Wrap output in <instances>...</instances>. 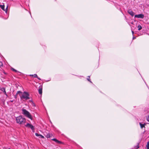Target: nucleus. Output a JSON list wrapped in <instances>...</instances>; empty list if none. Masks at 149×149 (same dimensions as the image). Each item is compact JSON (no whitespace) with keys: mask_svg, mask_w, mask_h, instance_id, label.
<instances>
[{"mask_svg":"<svg viewBox=\"0 0 149 149\" xmlns=\"http://www.w3.org/2000/svg\"><path fill=\"white\" fill-rule=\"evenodd\" d=\"M22 113L27 118L30 119L31 120H33V118L31 113L26 109H22Z\"/></svg>","mask_w":149,"mask_h":149,"instance_id":"obj_2","label":"nucleus"},{"mask_svg":"<svg viewBox=\"0 0 149 149\" xmlns=\"http://www.w3.org/2000/svg\"><path fill=\"white\" fill-rule=\"evenodd\" d=\"M11 70L17 73L20 74V72L17 71V70H16L14 68H11Z\"/></svg>","mask_w":149,"mask_h":149,"instance_id":"obj_10","label":"nucleus"},{"mask_svg":"<svg viewBox=\"0 0 149 149\" xmlns=\"http://www.w3.org/2000/svg\"><path fill=\"white\" fill-rule=\"evenodd\" d=\"M22 93V92H21L20 91H18L17 92V93H16V95H17L18 94L21 93Z\"/></svg>","mask_w":149,"mask_h":149,"instance_id":"obj_20","label":"nucleus"},{"mask_svg":"<svg viewBox=\"0 0 149 149\" xmlns=\"http://www.w3.org/2000/svg\"><path fill=\"white\" fill-rule=\"evenodd\" d=\"M29 96L30 95L28 92L24 91L23 93V94L20 97L21 99H24L26 100H28L30 99Z\"/></svg>","mask_w":149,"mask_h":149,"instance_id":"obj_3","label":"nucleus"},{"mask_svg":"<svg viewBox=\"0 0 149 149\" xmlns=\"http://www.w3.org/2000/svg\"><path fill=\"white\" fill-rule=\"evenodd\" d=\"M8 6L7 7H6V9H5V10H4V11H5L6 12H6H7V9H8Z\"/></svg>","mask_w":149,"mask_h":149,"instance_id":"obj_22","label":"nucleus"},{"mask_svg":"<svg viewBox=\"0 0 149 149\" xmlns=\"http://www.w3.org/2000/svg\"><path fill=\"white\" fill-rule=\"evenodd\" d=\"M87 79L88 81H90V82L92 83V82L90 81V76H88V77L87 78Z\"/></svg>","mask_w":149,"mask_h":149,"instance_id":"obj_18","label":"nucleus"},{"mask_svg":"<svg viewBox=\"0 0 149 149\" xmlns=\"http://www.w3.org/2000/svg\"><path fill=\"white\" fill-rule=\"evenodd\" d=\"M52 140L53 141H55V142H56V143L58 144H63V145L64 144V143L63 142L61 141H58L56 139L54 138V139H52Z\"/></svg>","mask_w":149,"mask_h":149,"instance_id":"obj_4","label":"nucleus"},{"mask_svg":"<svg viewBox=\"0 0 149 149\" xmlns=\"http://www.w3.org/2000/svg\"><path fill=\"white\" fill-rule=\"evenodd\" d=\"M16 120L17 123L22 125L24 124L26 122L25 118L22 116H20L16 117Z\"/></svg>","mask_w":149,"mask_h":149,"instance_id":"obj_1","label":"nucleus"},{"mask_svg":"<svg viewBox=\"0 0 149 149\" xmlns=\"http://www.w3.org/2000/svg\"><path fill=\"white\" fill-rule=\"evenodd\" d=\"M30 76H32V77H33V74H31V75H30Z\"/></svg>","mask_w":149,"mask_h":149,"instance_id":"obj_30","label":"nucleus"},{"mask_svg":"<svg viewBox=\"0 0 149 149\" xmlns=\"http://www.w3.org/2000/svg\"><path fill=\"white\" fill-rule=\"evenodd\" d=\"M38 77V76L36 74H33V77L35 78H37Z\"/></svg>","mask_w":149,"mask_h":149,"instance_id":"obj_19","label":"nucleus"},{"mask_svg":"<svg viewBox=\"0 0 149 149\" xmlns=\"http://www.w3.org/2000/svg\"><path fill=\"white\" fill-rule=\"evenodd\" d=\"M10 102H13V100H11Z\"/></svg>","mask_w":149,"mask_h":149,"instance_id":"obj_28","label":"nucleus"},{"mask_svg":"<svg viewBox=\"0 0 149 149\" xmlns=\"http://www.w3.org/2000/svg\"><path fill=\"white\" fill-rule=\"evenodd\" d=\"M38 92L40 94L42 95V87H41L38 89Z\"/></svg>","mask_w":149,"mask_h":149,"instance_id":"obj_12","label":"nucleus"},{"mask_svg":"<svg viewBox=\"0 0 149 149\" xmlns=\"http://www.w3.org/2000/svg\"><path fill=\"white\" fill-rule=\"evenodd\" d=\"M147 121L149 122V115L148 116V117L147 118Z\"/></svg>","mask_w":149,"mask_h":149,"instance_id":"obj_21","label":"nucleus"},{"mask_svg":"<svg viewBox=\"0 0 149 149\" xmlns=\"http://www.w3.org/2000/svg\"><path fill=\"white\" fill-rule=\"evenodd\" d=\"M132 35L133 36L134 34V31H132Z\"/></svg>","mask_w":149,"mask_h":149,"instance_id":"obj_24","label":"nucleus"},{"mask_svg":"<svg viewBox=\"0 0 149 149\" xmlns=\"http://www.w3.org/2000/svg\"><path fill=\"white\" fill-rule=\"evenodd\" d=\"M52 136V134H51L50 133H48V134H47L45 136L47 138H49Z\"/></svg>","mask_w":149,"mask_h":149,"instance_id":"obj_11","label":"nucleus"},{"mask_svg":"<svg viewBox=\"0 0 149 149\" xmlns=\"http://www.w3.org/2000/svg\"><path fill=\"white\" fill-rule=\"evenodd\" d=\"M136 38V37H134V36H133V40L135 39Z\"/></svg>","mask_w":149,"mask_h":149,"instance_id":"obj_25","label":"nucleus"},{"mask_svg":"<svg viewBox=\"0 0 149 149\" xmlns=\"http://www.w3.org/2000/svg\"><path fill=\"white\" fill-rule=\"evenodd\" d=\"M147 149H149V141L147 142V144L146 145Z\"/></svg>","mask_w":149,"mask_h":149,"instance_id":"obj_16","label":"nucleus"},{"mask_svg":"<svg viewBox=\"0 0 149 149\" xmlns=\"http://www.w3.org/2000/svg\"><path fill=\"white\" fill-rule=\"evenodd\" d=\"M25 126L27 127L30 128L32 130H35L34 126L31 124L29 123H27L25 125Z\"/></svg>","mask_w":149,"mask_h":149,"instance_id":"obj_5","label":"nucleus"},{"mask_svg":"<svg viewBox=\"0 0 149 149\" xmlns=\"http://www.w3.org/2000/svg\"><path fill=\"white\" fill-rule=\"evenodd\" d=\"M35 135L37 136H40V137L41 138H44V137L41 134H38V133H35Z\"/></svg>","mask_w":149,"mask_h":149,"instance_id":"obj_9","label":"nucleus"},{"mask_svg":"<svg viewBox=\"0 0 149 149\" xmlns=\"http://www.w3.org/2000/svg\"><path fill=\"white\" fill-rule=\"evenodd\" d=\"M128 13L130 15L132 16L133 17L134 16V13L131 10H129L128 11Z\"/></svg>","mask_w":149,"mask_h":149,"instance_id":"obj_7","label":"nucleus"},{"mask_svg":"<svg viewBox=\"0 0 149 149\" xmlns=\"http://www.w3.org/2000/svg\"><path fill=\"white\" fill-rule=\"evenodd\" d=\"M139 143L138 144V145L134 147V149H137L139 148Z\"/></svg>","mask_w":149,"mask_h":149,"instance_id":"obj_17","label":"nucleus"},{"mask_svg":"<svg viewBox=\"0 0 149 149\" xmlns=\"http://www.w3.org/2000/svg\"><path fill=\"white\" fill-rule=\"evenodd\" d=\"M22 74V73L20 72V73H17L19 75H21Z\"/></svg>","mask_w":149,"mask_h":149,"instance_id":"obj_27","label":"nucleus"},{"mask_svg":"<svg viewBox=\"0 0 149 149\" xmlns=\"http://www.w3.org/2000/svg\"><path fill=\"white\" fill-rule=\"evenodd\" d=\"M3 66V63L2 62H0V67L2 66Z\"/></svg>","mask_w":149,"mask_h":149,"instance_id":"obj_23","label":"nucleus"},{"mask_svg":"<svg viewBox=\"0 0 149 149\" xmlns=\"http://www.w3.org/2000/svg\"><path fill=\"white\" fill-rule=\"evenodd\" d=\"M0 7L1 8L2 10H5V6L4 5H0Z\"/></svg>","mask_w":149,"mask_h":149,"instance_id":"obj_14","label":"nucleus"},{"mask_svg":"<svg viewBox=\"0 0 149 149\" xmlns=\"http://www.w3.org/2000/svg\"><path fill=\"white\" fill-rule=\"evenodd\" d=\"M138 28V30H140L142 29V27L140 25H139L137 27Z\"/></svg>","mask_w":149,"mask_h":149,"instance_id":"obj_15","label":"nucleus"},{"mask_svg":"<svg viewBox=\"0 0 149 149\" xmlns=\"http://www.w3.org/2000/svg\"><path fill=\"white\" fill-rule=\"evenodd\" d=\"M29 101L30 102H33V101H32V100H30Z\"/></svg>","mask_w":149,"mask_h":149,"instance_id":"obj_29","label":"nucleus"},{"mask_svg":"<svg viewBox=\"0 0 149 149\" xmlns=\"http://www.w3.org/2000/svg\"><path fill=\"white\" fill-rule=\"evenodd\" d=\"M37 78L39 80H41V79L39 77H38V76L37 77Z\"/></svg>","mask_w":149,"mask_h":149,"instance_id":"obj_26","label":"nucleus"},{"mask_svg":"<svg viewBox=\"0 0 149 149\" xmlns=\"http://www.w3.org/2000/svg\"><path fill=\"white\" fill-rule=\"evenodd\" d=\"M0 90L1 91H2L3 92V93L6 95V96H7V95L6 94V92L5 91V88L4 87H2L1 88H0Z\"/></svg>","mask_w":149,"mask_h":149,"instance_id":"obj_8","label":"nucleus"},{"mask_svg":"<svg viewBox=\"0 0 149 149\" xmlns=\"http://www.w3.org/2000/svg\"><path fill=\"white\" fill-rule=\"evenodd\" d=\"M139 124L140 125L141 127V128H143V127H145V123L141 124V123H140Z\"/></svg>","mask_w":149,"mask_h":149,"instance_id":"obj_13","label":"nucleus"},{"mask_svg":"<svg viewBox=\"0 0 149 149\" xmlns=\"http://www.w3.org/2000/svg\"><path fill=\"white\" fill-rule=\"evenodd\" d=\"M134 17L143 19L144 17V15L143 14H141L138 15H134Z\"/></svg>","mask_w":149,"mask_h":149,"instance_id":"obj_6","label":"nucleus"}]
</instances>
